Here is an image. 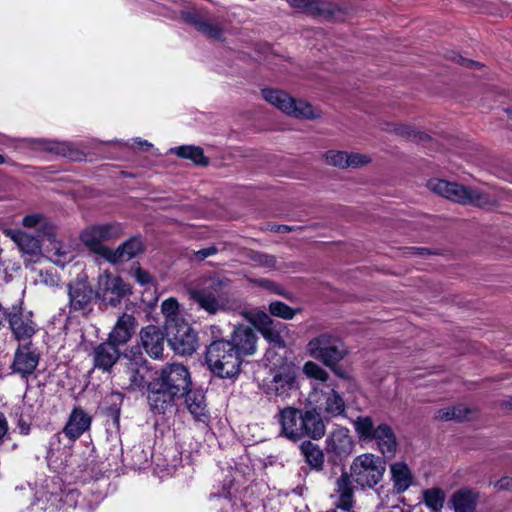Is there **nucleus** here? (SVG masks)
<instances>
[{
  "label": "nucleus",
  "instance_id": "23",
  "mask_svg": "<svg viewBox=\"0 0 512 512\" xmlns=\"http://www.w3.org/2000/svg\"><path fill=\"white\" fill-rule=\"evenodd\" d=\"M142 250L143 245L141 240L134 237L124 242L116 249L110 248L104 259L113 264L123 263L137 256Z\"/></svg>",
  "mask_w": 512,
  "mask_h": 512
},
{
  "label": "nucleus",
  "instance_id": "34",
  "mask_svg": "<svg viewBox=\"0 0 512 512\" xmlns=\"http://www.w3.org/2000/svg\"><path fill=\"white\" fill-rule=\"evenodd\" d=\"M185 404L191 415L195 420L206 422L208 419V412L206 409L205 397L201 392L192 391L191 388L184 395Z\"/></svg>",
  "mask_w": 512,
  "mask_h": 512
},
{
  "label": "nucleus",
  "instance_id": "27",
  "mask_svg": "<svg viewBox=\"0 0 512 512\" xmlns=\"http://www.w3.org/2000/svg\"><path fill=\"white\" fill-rule=\"evenodd\" d=\"M393 488L397 493H403L414 484V474L407 463L398 461L390 466Z\"/></svg>",
  "mask_w": 512,
  "mask_h": 512
},
{
  "label": "nucleus",
  "instance_id": "63",
  "mask_svg": "<svg viewBox=\"0 0 512 512\" xmlns=\"http://www.w3.org/2000/svg\"><path fill=\"white\" fill-rule=\"evenodd\" d=\"M411 250H412L413 254H419V255L430 254V252L425 248H412Z\"/></svg>",
  "mask_w": 512,
  "mask_h": 512
},
{
  "label": "nucleus",
  "instance_id": "22",
  "mask_svg": "<svg viewBox=\"0 0 512 512\" xmlns=\"http://www.w3.org/2000/svg\"><path fill=\"white\" fill-rule=\"evenodd\" d=\"M119 357L117 345L109 340L99 344L93 351L94 366L102 371H109Z\"/></svg>",
  "mask_w": 512,
  "mask_h": 512
},
{
  "label": "nucleus",
  "instance_id": "54",
  "mask_svg": "<svg viewBox=\"0 0 512 512\" xmlns=\"http://www.w3.org/2000/svg\"><path fill=\"white\" fill-rule=\"evenodd\" d=\"M252 282L259 287L270 290L276 294L283 295L279 287L268 279H255Z\"/></svg>",
  "mask_w": 512,
  "mask_h": 512
},
{
  "label": "nucleus",
  "instance_id": "61",
  "mask_svg": "<svg viewBox=\"0 0 512 512\" xmlns=\"http://www.w3.org/2000/svg\"><path fill=\"white\" fill-rule=\"evenodd\" d=\"M458 62L461 64V65H464V66H479V63H476L472 60H468V59H465L463 58L462 56H458Z\"/></svg>",
  "mask_w": 512,
  "mask_h": 512
},
{
  "label": "nucleus",
  "instance_id": "33",
  "mask_svg": "<svg viewBox=\"0 0 512 512\" xmlns=\"http://www.w3.org/2000/svg\"><path fill=\"white\" fill-rule=\"evenodd\" d=\"M336 493L338 501L337 509L343 512H350L352 507V480L348 472H343L336 482Z\"/></svg>",
  "mask_w": 512,
  "mask_h": 512
},
{
  "label": "nucleus",
  "instance_id": "59",
  "mask_svg": "<svg viewBox=\"0 0 512 512\" xmlns=\"http://www.w3.org/2000/svg\"><path fill=\"white\" fill-rule=\"evenodd\" d=\"M8 431V424L5 416L0 412V440L5 436Z\"/></svg>",
  "mask_w": 512,
  "mask_h": 512
},
{
  "label": "nucleus",
  "instance_id": "8",
  "mask_svg": "<svg viewBox=\"0 0 512 512\" xmlns=\"http://www.w3.org/2000/svg\"><path fill=\"white\" fill-rule=\"evenodd\" d=\"M225 282L219 278L211 279L203 288L189 290V299L210 315L228 309L227 297L221 293Z\"/></svg>",
  "mask_w": 512,
  "mask_h": 512
},
{
  "label": "nucleus",
  "instance_id": "60",
  "mask_svg": "<svg viewBox=\"0 0 512 512\" xmlns=\"http://www.w3.org/2000/svg\"><path fill=\"white\" fill-rule=\"evenodd\" d=\"M208 331L210 332L211 336L215 339L222 335L221 329L216 325L210 326L208 328Z\"/></svg>",
  "mask_w": 512,
  "mask_h": 512
},
{
  "label": "nucleus",
  "instance_id": "14",
  "mask_svg": "<svg viewBox=\"0 0 512 512\" xmlns=\"http://www.w3.org/2000/svg\"><path fill=\"white\" fill-rule=\"evenodd\" d=\"M70 309L86 314L92 309L93 291L85 275L78 276L69 284Z\"/></svg>",
  "mask_w": 512,
  "mask_h": 512
},
{
  "label": "nucleus",
  "instance_id": "28",
  "mask_svg": "<svg viewBox=\"0 0 512 512\" xmlns=\"http://www.w3.org/2000/svg\"><path fill=\"white\" fill-rule=\"evenodd\" d=\"M479 494L470 488H461L455 491L449 500L454 512H475Z\"/></svg>",
  "mask_w": 512,
  "mask_h": 512
},
{
  "label": "nucleus",
  "instance_id": "43",
  "mask_svg": "<svg viewBox=\"0 0 512 512\" xmlns=\"http://www.w3.org/2000/svg\"><path fill=\"white\" fill-rule=\"evenodd\" d=\"M471 411L465 407L464 405H457L453 407H447L443 409H439L436 412V418L439 420L449 421V420H467L469 419Z\"/></svg>",
  "mask_w": 512,
  "mask_h": 512
},
{
  "label": "nucleus",
  "instance_id": "57",
  "mask_svg": "<svg viewBox=\"0 0 512 512\" xmlns=\"http://www.w3.org/2000/svg\"><path fill=\"white\" fill-rule=\"evenodd\" d=\"M216 253V248L215 247H209V248H205V249H201L199 251L196 252V257L197 259L199 260H204L205 258L213 255Z\"/></svg>",
  "mask_w": 512,
  "mask_h": 512
},
{
  "label": "nucleus",
  "instance_id": "7",
  "mask_svg": "<svg viewBox=\"0 0 512 512\" xmlns=\"http://www.w3.org/2000/svg\"><path fill=\"white\" fill-rule=\"evenodd\" d=\"M307 351L311 357L333 367L347 355L348 348L341 339L322 334L309 341Z\"/></svg>",
  "mask_w": 512,
  "mask_h": 512
},
{
  "label": "nucleus",
  "instance_id": "13",
  "mask_svg": "<svg viewBox=\"0 0 512 512\" xmlns=\"http://www.w3.org/2000/svg\"><path fill=\"white\" fill-rule=\"evenodd\" d=\"M167 339L171 348L180 355H191L198 348V338L196 332L190 327L188 322H184L166 330Z\"/></svg>",
  "mask_w": 512,
  "mask_h": 512
},
{
  "label": "nucleus",
  "instance_id": "3",
  "mask_svg": "<svg viewBox=\"0 0 512 512\" xmlns=\"http://www.w3.org/2000/svg\"><path fill=\"white\" fill-rule=\"evenodd\" d=\"M262 95L268 103L288 116L302 120H312L319 118L321 115L318 108L313 107L306 101L292 98L285 91L264 89Z\"/></svg>",
  "mask_w": 512,
  "mask_h": 512
},
{
  "label": "nucleus",
  "instance_id": "38",
  "mask_svg": "<svg viewBox=\"0 0 512 512\" xmlns=\"http://www.w3.org/2000/svg\"><path fill=\"white\" fill-rule=\"evenodd\" d=\"M446 500L445 492L437 487L422 491V502L430 512H442Z\"/></svg>",
  "mask_w": 512,
  "mask_h": 512
},
{
  "label": "nucleus",
  "instance_id": "37",
  "mask_svg": "<svg viewBox=\"0 0 512 512\" xmlns=\"http://www.w3.org/2000/svg\"><path fill=\"white\" fill-rule=\"evenodd\" d=\"M187 22L193 23L196 28L210 38L220 39L222 35L221 28L209 19H204L195 13L187 12L184 14Z\"/></svg>",
  "mask_w": 512,
  "mask_h": 512
},
{
  "label": "nucleus",
  "instance_id": "6",
  "mask_svg": "<svg viewBox=\"0 0 512 512\" xmlns=\"http://www.w3.org/2000/svg\"><path fill=\"white\" fill-rule=\"evenodd\" d=\"M262 388L267 395L287 398L298 389L297 369L294 364L283 362L270 369V374L263 380Z\"/></svg>",
  "mask_w": 512,
  "mask_h": 512
},
{
  "label": "nucleus",
  "instance_id": "11",
  "mask_svg": "<svg viewBox=\"0 0 512 512\" xmlns=\"http://www.w3.org/2000/svg\"><path fill=\"white\" fill-rule=\"evenodd\" d=\"M385 462L374 454H363L354 460V481L362 487H373L383 477Z\"/></svg>",
  "mask_w": 512,
  "mask_h": 512
},
{
  "label": "nucleus",
  "instance_id": "64",
  "mask_svg": "<svg viewBox=\"0 0 512 512\" xmlns=\"http://www.w3.org/2000/svg\"><path fill=\"white\" fill-rule=\"evenodd\" d=\"M5 319H8V313H6L0 306V328L2 327Z\"/></svg>",
  "mask_w": 512,
  "mask_h": 512
},
{
  "label": "nucleus",
  "instance_id": "51",
  "mask_svg": "<svg viewBox=\"0 0 512 512\" xmlns=\"http://www.w3.org/2000/svg\"><path fill=\"white\" fill-rule=\"evenodd\" d=\"M253 261L256 265L263 266L266 268H273L276 264L275 257L267 254L256 253L253 256Z\"/></svg>",
  "mask_w": 512,
  "mask_h": 512
},
{
  "label": "nucleus",
  "instance_id": "4",
  "mask_svg": "<svg viewBox=\"0 0 512 512\" xmlns=\"http://www.w3.org/2000/svg\"><path fill=\"white\" fill-rule=\"evenodd\" d=\"M428 187L434 193L461 204H471L478 207L490 204V199L485 193L454 182L432 179L428 182Z\"/></svg>",
  "mask_w": 512,
  "mask_h": 512
},
{
  "label": "nucleus",
  "instance_id": "44",
  "mask_svg": "<svg viewBox=\"0 0 512 512\" xmlns=\"http://www.w3.org/2000/svg\"><path fill=\"white\" fill-rule=\"evenodd\" d=\"M302 453L304 454L307 463L313 468H320L324 462V455L322 451L311 442H304L301 445Z\"/></svg>",
  "mask_w": 512,
  "mask_h": 512
},
{
  "label": "nucleus",
  "instance_id": "50",
  "mask_svg": "<svg viewBox=\"0 0 512 512\" xmlns=\"http://www.w3.org/2000/svg\"><path fill=\"white\" fill-rule=\"evenodd\" d=\"M210 502L213 508L219 507L223 512H229L233 508L230 491L225 490L222 494L213 493Z\"/></svg>",
  "mask_w": 512,
  "mask_h": 512
},
{
  "label": "nucleus",
  "instance_id": "53",
  "mask_svg": "<svg viewBox=\"0 0 512 512\" xmlns=\"http://www.w3.org/2000/svg\"><path fill=\"white\" fill-rule=\"evenodd\" d=\"M131 274L136 279V281L138 283H140L141 285L148 284L151 281V277H150L149 273L147 271L143 270L142 268H140L139 266L132 267Z\"/></svg>",
  "mask_w": 512,
  "mask_h": 512
},
{
  "label": "nucleus",
  "instance_id": "35",
  "mask_svg": "<svg viewBox=\"0 0 512 512\" xmlns=\"http://www.w3.org/2000/svg\"><path fill=\"white\" fill-rule=\"evenodd\" d=\"M161 313L165 318V330L174 329L179 324L187 322L181 315L179 302L174 297H170L162 302Z\"/></svg>",
  "mask_w": 512,
  "mask_h": 512
},
{
  "label": "nucleus",
  "instance_id": "52",
  "mask_svg": "<svg viewBox=\"0 0 512 512\" xmlns=\"http://www.w3.org/2000/svg\"><path fill=\"white\" fill-rule=\"evenodd\" d=\"M385 130L406 137H411L415 134L414 130L411 127L400 124H387Z\"/></svg>",
  "mask_w": 512,
  "mask_h": 512
},
{
  "label": "nucleus",
  "instance_id": "36",
  "mask_svg": "<svg viewBox=\"0 0 512 512\" xmlns=\"http://www.w3.org/2000/svg\"><path fill=\"white\" fill-rule=\"evenodd\" d=\"M49 241L48 252L51 255L52 261L58 266H64L65 263L70 262L73 259V252L70 247L64 245L61 241L54 237L46 239Z\"/></svg>",
  "mask_w": 512,
  "mask_h": 512
},
{
  "label": "nucleus",
  "instance_id": "39",
  "mask_svg": "<svg viewBox=\"0 0 512 512\" xmlns=\"http://www.w3.org/2000/svg\"><path fill=\"white\" fill-rule=\"evenodd\" d=\"M288 327L281 322H273L263 332V337L276 347H285V337L288 335Z\"/></svg>",
  "mask_w": 512,
  "mask_h": 512
},
{
  "label": "nucleus",
  "instance_id": "30",
  "mask_svg": "<svg viewBox=\"0 0 512 512\" xmlns=\"http://www.w3.org/2000/svg\"><path fill=\"white\" fill-rule=\"evenodd\" d=\"M135 331V319L132 315L123 314L119 317L109 334V341L118 345L127 343Z\"/></svg>",
  "mask_w": 512,
  "mask_h": 512
},
{
  "label": "nucleus",
  "instance_id": "15",
  "mask_svg": "<svg viewBox=\"0 0 512 512\" xmlns=\"http://www.w3.org/2000/svg\"><path fill=\"white\" fill-rule=\"evenodd\" d=\"M8 322L13 336L18 341L31 339L38 330L32 312L21 307H13L8 313Z\"/></svg>",
  "mask_w": 512,
  "mask_h": 512
},
{
  "label": "nucleus",
  "instance_id": "32",
  "mask_svg": "<svg viewBox=\"0 0 512 512\" xmlns=\"http://www.w3.org/2000/svg\"><path fill=\"white\" fill-rule=\"evenodd\" d=\"M25 228L35 229L42 239H50L55 236V226L40 213L26 215L22 220Z\"/></svg>",
  "mask_w": 512,
  "mask_h": 512
},
{
  "label": "nucleus",
  "instance_id": "21",
  "mask_svg": "<svg viewBox=\"0 0 512 512\" xmlns=\"http://www.w3.org/2000/svg\"><path fill=\"white\" fill-rule=\"evenodd\" d=\"M178 397L166 389L155 386L152 381L149 385L148 403L153 412L157 414H164L167 410L174 406L175 400Z\"/></svg>",
  "mask_w": 512,
  "mask_h": 512
},
{
  "label": "nucleus",
  "instance_id": "42",
  "mask_svg": "<svg viewBox=\"0 0 512 512\" xmlns=\"http://www.w3.org/2000/svg\"><path fill=\"white\" fill-rule=\"evenodd\" d=\"M171 152L175 153L177 156L181 158L189 159L198 165H206L208 163V159L204 156L202 148L198 146H180L171 149Z\"/></svg>",
  "mask_w": 512,
  "mask_h": 512
},
{
  "label": "nucleus",
  "instance_id": "20",
  "mask_svg": "<svg viewBox=\"0 0 512 512\" xmlns=\"http://www.w3.org/2000/svg\"><path fill=\"white\" fill-rule=\"evenodd\" d=\"M141 343L145 351L153 358H161L164 349V335L161 330L149 325L140 332Z\"/></svg>",
  "mask_w": 512,
  "mask_h": 512
},
{
  "label": "nucleus",
  "instance_id": "19",
  "mask_svg": "<svg viewBox=\"0 0 512 512\" xmlns=\"http://www.w3.org/2000/svg\"><path fill=\"white\" fill-rule=\"evenodd\" d=\"M327 451L333 453L340 460L350 455L352 451V437L348 428H336L328 438Z\"/></svg>",
  "mask_w": 512,
  "mask_h": 512
},
{
  "label": "nucleus",
  "instance_id": "12",
  "mask_svg": "<svg viewBox=\"0 0 512 512\" xmlns=\"http://www.w3.org/2000/svg\"><path fill=\"white\" fill-rule=\"evenodd\" d=\"M39 361L40 353L31 342L20 344L14 352L10 369L13 374L27 381L34 374Z\"/></svg>",
  "mask_w": 512,
  "mask_h": 512
},
{
  "label": "nucleus",
  "instance_id": "41",
  "mask_svg": "<svg viewBox=\"0 0 512 512\" xmlns=\"http://www.w3.org/2000/svg\"><path fill=\"white\" fill-rule=\"evenodd\" d=\"M303 372L307 377L315 381L313 384V392H315V386L325 387L327 384L333 383L329 378L328 373L322 367L312 361L305 363Z\"/></svg>",
  "mask_w": 512,
  "mask_h": 512
},
{
  "label": "nucleus",
  "instance_id": "58",
  "mask_svg": "<svg viewBox=\"0 0 512 512\" xmlns=\"http://www.w3.org/2000/svg\"><path fill=\"white\" fill-rule=\"evenodd\" d=\"M370 158L363 154H356L354 153V167L355 166H363L367 163H369Z\"/></svg>",
  "mask_w": 512,
  "mask_h": 512
},
{
  "label": "nucleus",
  "instance_id": "9",
  "mask_svg": "<svg viewBox=\"0 0 512 512\" xmlns=\"http://www.w3.org/2000/svg\"><path fill=\"white\" fill-rule=\"evenodd\" d=\"M153 382L155 386H160L179 398L183 397L192 385L187 367L179 363L165 365L156 372Z\"/></svg>",
  "mask_w": 512,
  "mask_h": 512
},
{
  "label": "nucleus",
  "instance_id": "25",
  "mask_svg": "<svg viewBox=\"0 0 512 512\" xmlns=\"http://www.w3.org/2000/svg\"><path fill=\"white\" fill-rule=\"evenodd\" d=\"M91 425V417L81 408L73 409L63 433L71 440L79 438Z\"/></svg>",
  "mask_w": 512,
  "mask_h": 512
},
{
  "label": "nucleus",
  "instance_id": "46",
  "mask_svg": "<svg viewBox=\"0 0 512 512\" xmlns=\"http://www.w3.org/2000/svg\"><path fill=\"white\" fill-rule=\"evenodd\" d=\"M145 371L146 367L144 361H141V365L137 367H134V365L132 364V366L129 367L127 371L129 377L128 388L134 390L143 387L146 383L144 375Z\"/></svg>",
  "mask_w": 512,
  "mask_h": 512
},
{
  "label": "nucleus",
  "instance_id": "17",
  "mask_svg": "<svg viewBox=\"0 0 512 512\" xmlns=\"http://www.w3.org/2000/svg\"><path fill=\"white\" fill-rule=\"evenodd\" d=\"M4 234L18 247L27 262H36L42 255L40 240L18 229H5Z\"/></svg>",
  "mask_w": 512,
  "mask_h": 512
},
{
  "label": "nucleus",
  "instance_id": "16",
  "mask_svg": "<svg viewBox=\"0 0 512 512\" xmlns=\"http://www.w3.org/2000/svg\"><path fill=\"white\" fill-rule=\"evenodd\" d=\"M310 401L316 403L321 412L338 415L344 410V402L335 390L334 383L325 387L315 386V392L310 395Z\"/></svg>",
  "mask_w": 512,
  "mask_h": 512
},
{
  "label": "nucleus",
  "instance_id": "56",
  "mask_svg": "<svg viewBox=\"0 0 512 512\" xmlns=\"http://www.w3.org/2000/svg\"><path fill=\"white\" fill-rule=\"evenodd\" d=\"M43 149L57 154L64 152V148L60 144L51 141H43Z\"/></svg>",
  "mask_w": 512,
  "mask_h": 512
},
{
  "label": "nucleus",
  "instance_id": "49",
  "mask_svg": "<svg viewBox=\"0 0 512 512\" xmlns=\"http://www.w3.org/2000/svg\"><path fill=\"white\" fill-rule=\"evenodd\" d=\"M327 164L345 168L350 164V156L343 151L329 150L324 155Z\"/></svg>",
  "mask_w": 512,
  "mask_h": 512
},
{
  "label": "nucleus",
  "instance_id": "62",
  "mask_svg": "<svg viewBox=\"0 0 512 512\" xmlns=\"http://www.w3.org/2000/svg\"><path fill=\"white\" fill-rule=\"evenodd\" d=\"M135 143L141 148V149H148L152 147V144L147 142L146 140L141 139H135Z\"/></svg>",
  "mask_w": 512,
  "mask_h": 512
},
{
  "label": "nucleus",
  "instance_id": "18",
  "mask_svg": "<svg viewBox=\"0 0 512 512\" xmlns=\"http://www.w3.org/2000/svg\"><path fill=\"white\" fill-rule=\"evenodd\" d=\"M279 422L282 432L287 438L296 440L303 437V419L299 410L292 407L281 410Z\"/></svg>",
  "mask_w": 512,
  "mask_h": 512
},
{
  "label": "nucleus",
  "instance_id": "47",
  "mask_svg": "<svg viewBox=\"0 0 512 512\" xmlns=\"http://www.w3.org/2000/svg\"><path fill=\"white\" fill-rule=\"evenodd\" d=\"M246 317L261 333L274 322L267 313L258 309L249 311Z\"/></svg>",
  "mask_w": 512,
  "mask_h": 512
},
{
  "label": "nucleus",
  "instance_id": "40",
  "mask_svg": "<svg viewBox=\"0 0 512 512\" xmlns=\"http://www.w3.org/2000/svg\"><path fill=\"white\" fill-rule=\"evenodd\" d=\"M354 429L360 441L369 443L374 440L377 432V425L369 416H360L354 420Z\"/></svg>",
  "mask_w": 512,
  "mask_h": 512
},
{
  "label": "nucleus",
  "instance_id": "24",
  "mask_svg": "<svg viewBox=\"0 0 512 512\" xmlns=\"http://www.w3.org/2000/svg\"><path fill=\"white\" fill-rule=\"evenodd\" d=\"M256 334L253 330L246 326H239L234 329L231 343L239 352V355L246 356L252 355L256 351Z\"/></svg>",
  "mask_w": 512,
  "mask_h": 512
},
{
  "label": "nucleus",
  "instance_id": "29",
  "mask_svg": "<svg viewBox=\"0 0 512 512\" xmlns=\"http://www.w3.org/2000/svg\"><path fill=\"white\" fill-rule=\"evenodd\" d=\"M88 467L87 461L79 454H71L63 467L59 468V473L65 477V481L69 483L74 481H85V471Z\"/></svg>",
  "mask_w": 512,
  "mask_h": 512
},
{
  "label": "nucleus",
  "instance_id": "2",
  "mask_svg": "<svg viewBox=\"0 0 512 512\" xmlns=\"http://www.w3.org/2000/svg\"><path fill=\"white\" fill-rule=\"evenodd\" d=\"M241 356L228 340H214L206 351V363L219 378H232L240 371Z\"/></svg>",
  "mask_w": 512,
  "mask_h": 512
},
{
  "label": "nucleus",
  "instance_id": "5",
  "mask_svg": "<svg viewBox=\"0 0 512 512\" xmlns=\"http://www.w3.org/2000/svg\"><path fill=\"white\" fill-rule=\"evenodd\" d=\"M123 233V226L118 222L96 224L83 229L80 240L91 252L105 258L110 247L104 242L118 239Z\"/></svg>",
  "mask_w": 512,
  "mask_h": 512
},
{
  "label": "nucleus",
  "instance_id": "10",
  "mask_svg": "<svg viewBox=\"0 0 512 512\" xmlns=\"http://www.w3.org/2000/svg\"><path fill=\"white\" fill-rule=\"evenodd\" d=\"M131 293L130 284L126 283L120 276L108 271L98 276L95 297L103 304L116 307Z\"/></svg>",
  "mask_w": 512,
  "mask_h": 512
},
{
  "label": "nucleus",
  "instance_id": "31",
  "mask_svg": "<svg viewBox=\"0 0 512 512\" xmlns=\"http://www.w3.org/2000/svg\"><path fill=\"white\" fill-rule=\"evenodd\" d=\"M321 411L315 407L313 410L302 414L303 437L309 436L313 439L321 438L324 435L325 427L321 419Z\"/></svg>",
  "mask_w": 512,
  "mask_h": 512
},
{
  "label": "nucleus",
  "instance_id": "48",
  "mask_svg": "<svg viewBox=\"0 0 512 512\" xmlns=\"http://www.w3.org/2000/svg\"><path fill=\"white\" fill-rule=\"evenodd\" d=\"M300 310H296L288 306L287 304L280 302V301H274L271 302L269 305V312L271 315L282 318L284 320H291L296 315L297 312Z\"/></svg>",
  "mask_w": 512,
  "mask_h": 512
},
{
  "label": "nucleus",
  "instance_id": "26",
  "mask_svg": "<svg viewBox=\"0 0 512 512\" xmlns=\"http://www.w3.org/2000/svg\"><path fill=\"white\" fill-rule=\"evenodd\" d=\"M377 444L379 451L384 457L391 459L395 456L397 451V440L392 428L384 423L377 425V432L374 440Z\"/></svg>",
  "mask_w": 512,
  "mask_h": 512
},
{
  "label": "nucleus",
  "instance_id": "45",
  "mask_svg": "<svg viewBox=\"0 0 512 512\" xmlns=\"http://www.w3.org/2000/svg\"><path fill=\"white\" fill-rule=\"evenodd\" d=\"M288 4L301 12L310 15H321L324 12L323 4L314 0H286Z\"/></svg>",
  "mask_w": 512,
  "mask_h": 512
},
{
  "label": "nucleus",
  "instance_id": "55",
  "mask_svg": "<svg viewBox=\"0 0 512 512\" xmlns=\"http://www.w3.org/2000/svg\"><path fill=\"white\" fill-rule=\"evenodd\" d=\"M494 487L501 491H509L512 492V478L511 477H502L498 481L492 483Z\"/></svg>",
  "mask_w": 512,
  "mask_h": 512
},
{
  "label": "nucleus",
  "instance_id": "1",
  "mask_svg": "<svg viewBox=\"0 0 512 512\" xmlns=\"http://www.w3.org/2000/svg\"><path fill=\"white\" fill-rule=\"evenodd\" d=\"M63 482L59 477H42L34 487L22 488L23 496H34V501L26 509L55 512L75 508L80 494L74 488H63ZM16 498L21 500L22 495L19 493Z\"/></svg>",
  "mask_w": 512,
  "mask_h": 512
}]
</instances>
